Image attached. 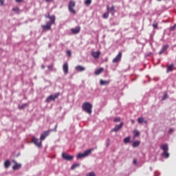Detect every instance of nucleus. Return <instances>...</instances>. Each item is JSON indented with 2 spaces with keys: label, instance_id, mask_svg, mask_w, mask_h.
Returning a JSON list of instances; mask_svg holds the SVG:
<instances>
[{
  "label": "nucleus",
  "instance_id": "nucleus-1",
  "mask_svg": "<svg viewBox=\"0 0 176 176\" xmlns=\"http://www.w3.org/2000/svg\"><path fill=\"white\" fill-rule=\"evenodd\" d=\"M160 149L163 151L162 156L165 159H168L170 157V153H168V144H164L160 146Z\"/></svg>",
  "mask_w": 176,
  "mask_h": 176
},
{
  "label": "nucleus",
  "instance_id": "nucleus-2",
  "mask_svg": "<svg viewBox=\"0 0 176 176\" xmlns=\"http://www.w3.org/2000/svg\"><path fill=\"white\" fill-rule=\"evenodd\" d=\"M82 109L85 112L91 115L93 109V104L89 102H84L82 105Z\"/></svg>",
  "mask_w": 176,
  "mask_h": 176
},
{
  "label": "nucleus",
  "instance_id": "nucleus-3",
  "mask_svg": "<svg viewBox=\"0 0 176 176\" xmlns=\"http://www.w3.org/2000/svg\"><path fill=\"white\" fill-rule=\"evenodd\" d=\"M93 152V148H90L84 152V153H78L76 156L77 159H83V157H87Z\"/></svg>",
  "mask_w": 176,
  "mask_h": 176
},
{
  "label": "nucleus",
  "instance_id": "nucleus-4",
  "mask_svg": "<svg viewBox=\"0 0 176 176\" xmlns=\"http://www.w3.org/2000/svg\"><path fill=\"white\" fill-rule=\"evenodd\" d=\"M76 3H75V1L71 0L69 3L68 5V9H69V12H70V13H72V14H76V10H75V9L74 8H75Z\"/></svg>",
  "mask_w": 176,
  "mask_h": 176
},
{
  "label": "nucleus",
  "instance_id": "nucleus-5",
  "mask_svg": "<svg viewBox=\"0 0 176 176\" xmlns=\"http://www.w3.org/2000/svg\"><path fill=\"white\" fill-rule=\"evenodd\" d=\"M32 142H33V144H36V146H38V148H42V140H41L35 137H32Z\"/></svg>",
  "mask_w": 176,
  "mask_h": 176
},
{
  "label": "nucleus",
  "instance_id": "nucleus-6",
  "mask_svg": "<svg viewBox=\"0 0 176 176\" xmlns=\"http://www.w3.org/2000/svg\"><path fill=\"white\" fill-rule=\"evenodd\" d=\"M54 23H52V22H48L46 25H43L42 28L43 31H49V30H52V25Z\"/></svg>",
  "mask_w": 176,
  "mask_h": 176
},
{
  "label": "nucleus",
  "instance_id": "nucleus-7",
  "mask_svg": "<svg viewBox=\"0 0 176 176\" xmlns=\"http://www.w3.org/2000/svg\"><path fill=\"white\" fill-rule=\"evenodd\" d=\"M50 130L44 131L43 134H41L40 137L41 141H44V140L46 138V137H49V134H50Z\"/></svg>",
  "mask_w": 176,
  "mask_h": 176
},
{
  "label": "nucleus",
  "instance_id": "nucleus-8",
  "mask_svg": "<svg viewBox=\"0 0 176 176\" xmlns=\"http://www.w3.org/2000/svg\"><path fill=\"white\" fill-rule=\"evenodd\" d=\"M62 157L63 159H64L65 160H72V159H74V155H69L65 153H63L62 154Z\"/></svg>",
  "mask_w": 176,
  "mask_h": 176
},
{
  "label": "nucleus",
  "instance_id": "nucleus-9",
  "mask_svg": "<svg viewBox=\"0 0 176 176\" xmlns=\"http://www.w3.org/2000/svg\"><path fill=\"white\" fill-rule=\"evenodd\" d=\"M46 19H50L51 24H54L56 23V16L54 15L50 16V14L48 13L47 15L45 16Z\"/></svg>",
  "mask_w": 176,
  "mask_h": 176
},
{
  "label": "nucleus",
  "instance_id": "nucleus-10",
  "mask_svg": "<svg viewBox=\"0 0 176 176\" xmlns=\"http://www.w3.org/2000/svg\"><path fill=\"white\" fill-rule=\"evenodd\" d=\"M122 60V52H119L118 54L113 59L112 63H119Z\"/></svg>",
  "mask_w": 176,
  "mask_h": 176
},
{
  "label": "nucleus",
  "instance_id": "nucleus-11",
  "mask_svg": "<svg viewBox=\"0 0 176 176\" xmlns=\"http://www.w3.org/2000/svg\"><path fill=\"white\" fill-rule=\"evenodd\" d=\"M63 71L65 74V75L68 74L69 72V66H68V63L65 62L63 65Z\"/></svg>",
  "mask_w": 176,
  "mask_h": 176
},
{
  "label": "nucleus",
  "instance_id": "nucleus-12",
  "mask_svg": "<svg viewBox=\"0 0 176 176\" xmlns=\"http://www.w3.org/2000/svg\"><path fill=\"white\" fill-rule=\"evenodd\" d=\"M123 122H120V124L116 125L112 130L111 131H114L115 133L119 131V130H120V129H122L123 127Z\"/></svg>",
  "mask_w": 176,
  "mask_h": 176
},
{
  "label": "nucleus",
  "instance_id": "nucleus-13",
  "mask_svg": "<svg viewBox=\"0 0 176 176\" xmlns=\"http://www.w3.org/2000/svg\"><path fill=\"white\" fill-rule=\"evenodd\" d=\"M71 31L72 34H79V32H80V27L77 26L75 28L71 29Z\"/></svg>",
  "mask_w": 176,
  "mask_h": 176
},
{
  "label": "nucleus",
  "instance_id": "nucleus-14",
  "mask_svg": "<svg viewBox=\"0 0 176 176\" xmlns=\"http://www.w3.org/2000/svg\"><path fill=\"white\" fill-rule=\"evenodd\" d=\"M76 70H77L78 72H83V71L86 70V67H85L82 65H77L76 67Z\"/></svg>",
  "mask_w": 176,
  "mask_h": 176
},
{
  "label": "nucleus",
  "instance_id": "nucleus-15",
  "mask_svg": "<svg viewBox=\"0 0 176 176\" xmlns=\"http://www.w3.org/2000/svg\"><path fill=\"white\" fill-rule=\"evenodd\" d=\"M107 12L103 14V19H108V17H109V6H107Z\"/></svg>",
  "mask_w": 176,
  "mask_h": 176
},
{
  "label": "nucleus",
  "instance_id": "nucleus-16",
  "mask_svg": "<svg viewBox=\"0 0 176 176\" xmlns=\"http://www.w3.org/2000/svg\"><path fill=\"white\" fill-rule=\"evenodd\" d=\"M167 49H168V45H164V47H162V48L160 51L159 54H163V53H164V52H166Z\"/></svg>",
  "mask_w": 176,
  "mask_h": 176
},
{
  "label": "nucleus",
  "instance_id": "nucleus-17",
  "mask_svg": "<svg viewBox=\"0 0 176 176\" xmlns=\"http://www.w3.org/2000/svg\"><path fill=\"white\" fill-rule=\"evenodd\" d=\"M100 54H101V52H100V51L92 52V56L94 58H98L100 57Z\"/></svg>",
  "mask_w": 176,
  "mask_h": 176
},
{
  "label": "nucleus",
  "instance_id": "nucleus-18",
  "mask_svg": "<svg viewBox=\"0 0 176 176\" xmlns=\"http://www.w3.org/2000/svg\"><path fill=\"white\" fill-rule=\"evenodd\" d=\"M56 100L53 95H50L49 97L47 98L46 101L47 102H50V101H54Z\"/></svg>",
  "mask_w": 176,
  "mask_h": 176
},
{
  "label": "nucleus",
  "instance_id": "nucleus-19",
  "mask_svg": "<svg viewBox=\"0 0 176 176\" xmlns=\"http://www.w3.org/2000/svg\"><path fill=\"white\" fill-rule=\"evenodd\" d=\"M138 122L140 124H142V123H147L146 121H145V119H144V118L140 117L138 119Z\"/></svg>",
  "mask_w": 176,
  "mask_h": 176
},
{
  "label": "nucleus",
  "instance_id": "nucleus-20",
  "mask_svg": "<svg viewBox=\"0 0 176 176\" xmlns=\"http://www.w3.org/2000/svg\"><path fill=\"white\" fill-rule=\"evenodd\" d=\"M13 170H19L21 168V164L15 163V165L12 167Z\"/></svg>",
  "mask_w": 176,
  "mask_h": 176
},
{
  "label": "nucleus",
  "instance_id": "nucleus-21",
  "mask_svg": "<svg viewBox=\"0 0 176 176\" xmlns=\"http://www.w3.org/2000/svg\"><path fill=\"white\" fill-rule=\"evenodd\" d=\"M102 71H104V68H102V67H100V68L96 69L95 71V75H100V74H101V72H102Z\"/></svg>",
  "mask_w": 176,
  "mask_h": 176
},
{
  "label": "nucleus",
  "instance_id": "nucleus-22",
  "mask_svg": "<svg viewBox=\"0 0 176 176\" xmlns=\"http://www.w3.org/2000/svg\"><path fill=\"white\" fill-rule=\"evenodd\" d=\"M140 141H135L133 142L132 146L133 148H137V146H140Z\"/></svg>",
  "mask_w": 176,
  "mask_h": 176
},
{
  "label": "nucleus",
  "instance_id": "nucleus-23",
  "mask_svg": "<svg viewBox=\"0 0 176 176\" xmlns=\"http://www.w3.org/2000/svg\"><path fill=\"white\" fill-rule=\"evenodd\" d=\"M100 85L102 86H104V85H109V80H100Z\"/></svg>",
  "mask_w": 176,
  "mask_h": 176
},
{
  "label": "nucleus",
  "instance_id": "nucleus-24",
  "mask_svg": "<svg viewBox=\"0 0 176 176\" xmlns=\"http://www.w3.org/2000/svg\"><path fill=\"white\" fill-rule=\"evenodd\" d=\"M173 67H174V65H173V64L169 65V66H168L166 72H171L173 71Z\"/></svg>",
  "mask_w": 176,
  "mask_h": 176
},
{
  "label": "nucleus",
  "instance_id": "nucleus-25",
  "mask_svg": "<svg viewBox=\"0 0 176 176\" xmlns=\"http://www.w3.org/2000/svg\"><path fill=\"white\" fill-rule=\"evenodd\" d=\"M80 166V164H74L72 166L71 169L75 170V168L79 167Z\"/></svg>",
  "mask_w": 176,
  "mask_h": 176
},
{
  "label": "nucleus",
  "instance_id": "nucleus-26",
  "mask_svg": "<svg viewBox=\"0 0 176 176\" xmlns=\"http://www.w3.org/2000/svg\"><path fill=\"white\" fill-rule=\"evenodd\" d=\"M112 12L113 13H116V10H115V6H112L111 8H109V13Z\"/></svg>",
  "mask_w": 176,
  "mask_h": 176
},
{
  "label": "nucleus",
  "instance_id": "nucleus-27",
  "mask_svg": "<svg viewBox=\"0 0 176 176\" xmlns=\"http://www.w3.org/2000/svg\"><path fill=\"white\" fill-rule=\"evenodd\" d=\"M4 166L6 168H9V166H10V162H9V160L6 161Z\"/></svg>",
  "mask_w": 176,
  "mask_h": 176
},
{
  "label": "nucleus",
  "instance_id": "nucleus-28",
  "mask_svg": "<svg viewBox=\"0 0 176 176\" xmlns=\"http://www.w3.org/2000/svg\"><path fill=\"white\" fill-rule=\"evenodd\" d=\"M133 134H134V138H135L138 137V135H140V131H138L137 130H134Z\"/></svg>",
  "mask_w": 176,
  "mask_h": 176
},
{
  "label": "nucleus",
  "instance_id": "nucleus-29",
  "mask_svg": "<svg viewBox=\"0 0 176 176\" xmlns=\"http://www.w3.org/2000/svg\"><path fill=\"white\" fill-rule=\"evenodd\" d=\"M124 144H129L130 142V137H126L124 139Z\"/></svg>",
  "mask_w": 176,
  "mask_h": 176
},
{
  "label": "nucleus",
  "instance_id": "nucleus-30",
  "mask_svg": "<svg viewBox=\"0 0 176 176\" xmlns=\"http://www.w3.org/2000/svg\"><path fill=\"white\" fill-rule=\"evenodd\" d=\"M60 94H60V92H58V93L55 94L54 95H53L54 98L55 100L57 99V98H58V97H60Z\"/></svg>",
  "mask_w": 176,
  "mask_h": 176
},
{
  "label": "nucleus",
  "instance_id": "nucleus-31",
  "mask_svg": "<svg viewBox=\"0 0 176 176\" xmlns=\"http://www.w3.org/2000/svg\"><path fill=\"white\" fill-rule=\"evenodd\" d=\"M13 12H15V13H19L20 12V8L18 7L12 8Z\"/></svg>",
  "mask_w": 176,
  "mask_h": 176
},
{
  "label": "nucleus",
  "instance_id": "nucleus-32",
  "mask_svg": "<svg viewBox=\"0 0 176 176\" xmlns=\"http://www.w3.org/2000/svg\"><path fill=\"white\" fill-rule=\"evenodd\" d=\"M85 5H87V6H89V5L91 4V0H86V1H85Z\"/></svg>",
  "mask_w": 176,
  "mask_h": 176
},
{
  "label": "nucleus",
  "instance_id": "nucleus-33",
  "mask_svg": "<svg viewBox=\"0 0 176 176\" xmlns=\"http://www.w3.org/2000/svg\"><path fill=\"white\" fill-rule=\"evenodd\" d=\"M67 54L69 57H71V56H72V52H71V50H67Z\"/></svg>",
  "mask_w": 176,
  "mask_h": 176
},
{
  "label": "nucleus",
  "instance_id": "nucleus-34",
  "mask_svg": "<svg viewBox=\"0 0 176 176\" xmlns=\"http://www.w3.org/2000/svg\"><path fill=\"white\" fill-rule=\"evenodd\" d=\"M86 176H96V173H94V172H91V173L87 174Z\"/></svg>",
  "mask_w": 176,
  "mask_h": 176
},
{
  "label": "nucleus",
  "instance_id": "nucleus-35",
  "mask_svg": "<svg viewBox=\"0 0 176 176\" xmlns=\"http://www.w3.org/2000/svg\"><path fill=\"white\" fill-rule=\"evenodd\" d=\"M0 5L1 6H3L5 5V0H0Z\"/></svg>",
  "mask_w": 176,
  "mask_h": 176
},
{
  "label": "nucleus",
  "instance_id": "nucleus-36",
  "mask_svg": "<svg viewBox=\"0 0 176 176\" xmlns=\"http://www.w3.org/2000/svg\"><path fill=\"white\" fill-rule=\"evenodd\" d=\"M153 28H155L156 30H157V28H158L157 23L153 24Z\"/></svg>",
  "mask_w": 176,
  "mask_h": 176
},
{
  "label": "nucleus",
  "instance_id": "nucleus-37",
  "mask_svg": "<svg viewBox=\"0 0 176 176\" xmlns=\"http://www.w3.org/2000/svg\"><path fill=\"white\" fill-rule=\"evenodd\" d=\"M48 69H50V71H53V65H50L47 67Z\"/></svg>",
  "mask_w": 176,
  "mask_h": 176
},
{
  "label": "nucleus",
  "instance_id": "nucleus-38",
  "mask_svg": "<svg viewBox=\"0 0 176 176\" xmlns=\"http://www.w3.org/2000/svg\"><path fill=\"white\" fill-rule=\"evenodd\" d=\"M113 122H120V118H116L114 120H113Z\"/></svg>",
  "mask_w": 176,
  "mask_h": 176
},
{
  "label": "nucleus",
  "instance_id": "nucleus-39",
  "mask_svg": "<svg viewBox=\"0 0 176 176\" xmlns=\"http://www.w3.org/2000/svg\"><path fill=\"white\" fill-rule=\"evenodd\" d=\"M175 27H176V25H175L174 26H172L170 28V31H174V30H175Z\"/></svg>",
  "mask_w": 176,
  "mask_h": 176
},
{
  "label": "nucleus",
  "instance_id": "nucleus-40",
  "mask_svg": "<svg viewBox=\"0 0 176 176\" xmlns=\"http://www.w3.org/2000/svg\"><path fill=\"white\" fill-rule=\"evenodd\" d=\"M167 98V94H164V97L162 98V100H164Z\"/></svg>",
  "mask_w": 176,
  "mask_h": 176
},
{
  "label": "nucleus",
  "instance_id": "nucleus-41",
  "mask_svg": "<svg viewBox=\"0 0 176 176\" xmlns=\"http://www.w3.org/2000/svg\"><path fill=\"white\" fill-rule=\"evenodd\" d=\"M17 3H20L21 2H24V0H15Z\"/></svg>",
  "mask_w": 176,
  "mask_h": 176
},
{
  "label": "nucleus",
  "instance_id": "nucleus-42",
  "mask_svg": "<svg viewBox=\"0 0 176 176\" xmlns=\"http://www.w3.org/2000/svg\"><path fill=\"white\" fill-rule=\"evenodd\" d=\"M173 131H174V130L173 129H170L169 131H168V133L172 134Z\"/></svg>",
  "mask_w": 176,
  "mask_h": 176
},
{
  "label": "nucleus",
  "instance_id": "nucleus-43",
  "mask_svg": "<svg viewBox=\"0 0 176 176\" xmlns=\"http://www.w3.org/2000/svg\"><path fill=\"white\" fill-rule=\"evenodd\" d=\"M45 2H47V3H49V2H53V0H45Z\"/></svg>",
  "mask_w": 176,
  "mask_h": 176
},
{
  "label": "nucleus",
  "instance_id": "nucleus-44",
  "mask_svg": "<svg viewBox=\"0 0 176 176\" xmlns=\"http://www.w3.org/2000/svg\"><path fill=\"white\" fill-rule=\"evenodd\" d=\"M133 164H137V160H133Z\"/></svg>",
  "mask_w": 176,
  "mask_h": 176
},
{
  "label": "nucleus",
  "instance_id": "nucleus-45",
  "mask_svg": "<svg viewBox=\"0 0 176 176\" xmlns=\"http://www.w3.org/2000/svg\"><path fill=\"white\" fill-rule=\"evenodd\" d=\"M131 123L132 124H134V123H135V121H134V120H131Z\"/></svg>",
  "mask_w": 176,
  "mask_h": 176
},
{
  "label": "nucleus",
  "instance_id": "nucleus-46",
  "mask_svg": "<svg viewBox=\"0 0 176 176\" xmlns=\"http://www.w3.org/2000/svg\"><path fill=\"white\" fill-rule=\"evenodd\" d=\"M157 1H162V0H157Z\"/></svg>",
  "mask_w": 176,
  "mask_h": 176
}]
</instances>
